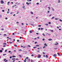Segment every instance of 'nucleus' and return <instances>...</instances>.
<instances>
[{"label": "nucleus", "mask_w": 62, "mask_h": 62, "mask_svg": "<svg viewBox=\"0 0 62 62\" xmlns=\"http://www.w3.org/2000/svg\"><path fill=\"white\" fill-rule=\"evenodd\" d=\"M21 46V47H23V46Z\"/></svg>", "instance_id": "62"}, {"label": "nucleus", "mask_w": 62, "mask_h": 62, "mask_svg": "<svg viewBox=\"0 0 62 62\" xmlns=\"http://www.w3.org/2000/svg\"><path fill=\"white\" fill-rule=\"evenodd\" d=\"M0 53H2V50H0Z\"/></svg>", "instance_id": "14"}, {"label": "nucleus", "mask_w": 62, "mask_h": 62, "mask_svg": "<svg viewBox=\"0 0 62 62\" xmlns=\"http://www.w3.org/2000/svg\"><path fill=\"white\" fill-rule=\"evenodd\" d=\"M37 43V42H35V44H36Z\"/></svg>", "instance_id": "47"}, {"label": "nucleus", "mask_w": 62, "mask_h": 62, "mask_svg": "<svg viewBox=\"0 0 62 62\" xmlns=\"http://www.w3.org/2000/svg\"><path fill=\"white\" fill-rule=\"evenodd\" d=\"M3 45H6V44H7V43H3Z\"/></svg>", "instance_id": "8"}, {"label": "nucleus", "mask_w": 62, "mask_h": 62, "mask_svg": "<svg viewBox=\"0 0 62 62\" xmlns=\"http://www.w3.org/2000/svg\"><path fill=\"white\" fill-rule=\"evenodd\" d=\"M0 17H2V15H0Z\"/></svg>", "instance_id": "46"}, {"label": "nucleus", "mask_w": 62, "mask_h": 62, "mask_svg": "<svg viewBox=\"0 0 62 62\" xmlns=\"http://www.w3.org/2000/svg\"><path fill=\"white\" fill-rule=\"evenodd\" d=\"M23 8H25V6H23L22 7Z\"/></svg>", "instance_id": "52"}, {"label": "nucleus", "mask_w": 62, "mask_h": 62, "mask_svg": "<svg viewBox=\"0 0 62 62\" xmlns=\"http://www.w3.org/2000/svg\"><path fill=\"white\" fill-rule=\"evenodd\" d=\"M1 30H4V29L2 28Z\"/></svg>", "instance_id": "29"}, {"label": "nucleus", "mask_w": 62, "mask_h": 62, "mask_svg": "<svg viewBox=\"0 0 62 62\" xmlns=\"http://www.w3.org/2000/svg\"><path fill=\"white\" fill-rule=\"evenodd\" d=\"M54 17L53 16V17H52V18L51 19H54Z\"/></svg>", "instance_id": "16"}, {"label": "nucleus", "mask_w": 62, "mask_h": 62, "mask_svg": "<svg viewBox=\"0 0 62 62\" xmlns=\"http://www.w3.org/2000/svg\"><path fill=\"white\" fill-rule=\"evenodd\" d=\"M5 52H7V49L6 50Z\"/></svg>", "instance_id": "35"}, {"label": "nucleus", "mask_w": 62, "mask_h": 62, "mask_svg": "<svg viewBox=\"0 0 62 62\" xmlns=\"http://www.w3.org/2000/svg\"><path fill=\"white\" fill-rule=\"evenodd\" d=\"M12 57L11 56H10V58H12Z\"/></svg>", "instance_id": "57"}, {"label": "nucleus", "mask_w": 62, "mask_h": 62, "mask_svg": "<svg viewBox=\"0 0 62 62\" xmlns=\"http://www.w3.org/2000/svg\"><path fill=\"white\" fill-rule=\"evenodd\" d=\"M15 61V60H13V62H14V61Z\"/></svg>", "instance_id": "64"}, {"label": "nucleus", "mask_w": 62, "mask_h": 62, "mask_svg": "<svg viewBox=\"0 0 62 62\" xmlns=\"http://www.w3.org/2000/svg\"><path fill=\"white\" fill-rule=\"evenodd\" d=\"M22 51L21 49H20V50H19V51Z\"/></svg>", "instance_id": "39"}, {"label": "nucleus", "mask_w": 62, "mask_h": 62, "mask_svg": "<svg viewBox=\"0 0 62 62\" xmlns=\"http://www.w3.org/2000/svg\"><path fill=\"white\" fill-rule=\"evenodd\" d=\"M55 20H58V18H55Z\"/></svg>", "instance_id": "13"}, {"label": "nucleus", "mask_w": 62, "mask_h": 62, "mask_svg": "<svg viewBox=\"0 0 62 62\" xmlns=\"http://www.w3.org/2000/svg\"><path fill=\"white\" fill-rule=\"evenodd\" d=\"M48 23H49V24H51V22H49Z\"/></svg>", "instance_id": "43"}, {"label": "nucleus", "mask_w": 62, "mask_h": 62, "mask_svg": "<svg viewBox=\"0 0 62 62\" xmlns=\"http://www.w3.org/2000/svg\"><path fill=\"white\" fill-rule=\"evenodd\" d=\"M9 3H10V2L9 1V2H8V5H9Z\"/></svg>", "instance_id": "20"}, {"label": "nucleus", "mask_w": 62, "mask_h": 62, "mask_svg": "<svg viewBox=\"0 0 62 62\" xmlns=\"http://www.w3.org/2000/svg\"><path fill=\"white\" fill-rule=\"evenodd\" d=\"M9 43H10V44H12V42H9Z\"/></svg>", "instance_id": "12"}, {"label": "nucleus", "mask_w": 62, "mask_h": 62, "mask_svg": "<svg viewBox=\"0 0 62 62\" xmlns=\"http://www.w3.org/2000/svg\"><path fill=\"white\" fill-rule=\"evenodd\" d=\"M40 57H41V55L39 54L38 55V58H40Z\"/></svg>", "instance_id": "2"}, {"label": "nucleus", "mask_w": 62, "mask_h": 62, "mask_svg": "<svg viewBox=\"0 0 62 62\" xmlns=\"http://www.w3.org/2000/svg\"><path fill=\"white\" fill-rule=\"evenodd\" d=\"M7 35V34H4V36H6Z\"/></svg>", "instance_id": "38"}, {"label": "nucleus", "mask_w": 62, "mask_h": 62, "mask_svg": "<svg viewBox=\"0 0 62 62\" xmlns=\"http://www.w3.org/2000/svg\"><path fill=\"white\" fill-rule=\"evenodd\" d=\"M43 54H45V53L43 52Z\"/></svg>", "instance_id": "23"}, {"label": "nucleus", "mask_w": 62, "mask_h": 62, "mask_svg": "<svg viewBox=\"0 0 62 62\" xmlns=\"http://www.w3.org/2000/svg\"><path fill=\"white\" fill-rule=\"evenodd\" d=\"M16 23H19V22H17Z\"/></svg>", "instance_id": "61"}, {"label": "nucleus", "mask_w": 62, "mask_h": 62, "mask_svg": "<svg viewBox=\"0 0 62 62\" xmlns=\"http://www.w3.org/2000/svg\"><path fill=\"white\" fill-rule=\"evenodd\" d=\"M52 10L53 11H54V9H52Z\"/></svg>", "instance_id": "48"}, {"label": "nucleus", "mask_w": 62, "mask_h": 62, "mask_svg": "<svg viewBox=\"0 0 62 62\" xmlns=\"http://www.w3.org/2000/svg\"><path fill=\"white\" fill-rule=\"evenodd\" d=\"M46 56L47 58H48V55H46Z\"/></svg>", "instance_id": "36"}, {"label": "nucleus", "mask_w": 62, "mask_h": 62, "mask_svg": "<svg viewBox=\"0 0 62 62\" xmlns=\"http://www.w3.org/2000/svg\"><path fill=\"white\" fill-rule=\"evenodd\" d=\"M28 58H28V57H26V59H28Z\"/></svg>", "instance_id": "24"}, {"label": "nucleus", "mask_w": 62, "mask_h": 62, "mask_svg": "<svg viewBox=\"0 0 62 62\" xmlns=\"http://www.w3.org/2000/svg\"><path fill=\"white\" fill-rule=\"evenodd\" d=\"M8 53H10L11 52V51H8Z\"/></svg>", "instance_id": "51"}, {"label": "nucleus", "mask_w": 62, "mask_h": 62, "mask_svg": "<svg viewBox=\"0 0 62 62\" xmlns=\"http://www.w3.org/2000/svg\"><path fill=\"white\" fill-rule=\"evenodd\" d=\"M31 25H32L33 26H34V24H31Z\"/></svg>", "instance_id": "54"}, {"label": "nucleus", "mask_w": 62, "mask_h": 62, "mask_svg": "<svg viewBox=\"0 0 62 62\" xmlns=\"http://www.w3.org/2000/svg\"><path fill=\"white\" fill-rule=\"evenodd\" d=\"M37 39V38H34V39L35 40V39Z\"/></svg>", "instance_id": "63"}, {"label": "nucleus", "mask_w": 62, "mask_h": 62, "mask_svg": "<svg viewBox=\"0 0 62 62\" xmlns=\"http://www.w3.org/2000/svg\"><path fill=\"white\" fill-rule=\"evenodd\" d=\"M45 25H48V24H45Z\"/></svg>", "instance_id": "32"}, {"label": "nucleus", "mask_w": 62, "mask_h": 62, "mask_svg": "<svg viewBox=\"0 0 62 62\" xmlns=\"http://www.w3.org/2000/svg\"><path fill=\"white\" fill-rule=\"evenodd\" d=\"M43 28H41V30H43Z\"/></svg>", "instance_id": "45"}, {"label": "nucleus", "mask_w": 62, "mask_h": 62, "mask_svg": "<svg viewBox=\"0 0 62 62\" xmlns=\"http://www.w3.org/2000/svg\"><path fill=\"white\" fill-rule=\"evenodd\" d=\"M44 45H45V46H47V45L46 43H45Z\"/></svg>", "instance_id": "6"}, {"label": "nucleus", "mask_w": 62, "mask_h": 62, "mask_svg": "<svg viewBox=\"0 0 62 62\" xmlns=\"http://www.w3.org/2000/svg\"><path fill=\"white\" fill-rule=\"evenodd\" d=\"M12 60H15V58H12Z\"/></svg>", "instance_id": "17"}, {"label": "nucleus", "mask_w": 62, "mask_h": 62, "mask_svg": "<svg viewBox=\"0 0 62 62\" xmlns=\"http://www.w3.org/2000/svg\"><path fill=\"white\" fill-rule=\"evenodd\" d=\"M15 34L14 33H13V34L12 35H14Z\"/></svg>", "instance_id": "55"}, {"label": "nucleus", "mask_w": 62, "mask_h": 62, "mask_svg": "<svg viewBox=\"0 0 62 62\" xmlns=\"http://www.w3.org/2000/svg\"><path fill=\"white\" fill-rule=\"evenodd\" d=\"M45 47H46V46H44L43 47V48H45Z\"/></svg>", "instance_id": "37"}, {"label": "nucleus", "mask_w": 62, "mask_h": 62, "mask_svg": "<svg viewBox=\"0 0 62 62\" xmlns=\"http://www.w3.org/2000/svg\"><path fill=\"white\" fill-rule=\"evenodd\" d=\"M51 31L52 32H53L54 31L53 30H51Z\"/></svg>", "instance_id": "18"}, {"label": "nucleus", "mask_w": 62, "mask_h": 62, "mask_svg": "<svg viewBox=\"0 0 62 62\" xmlns=\"http://www.w3.org/2000/svg\"><path fill=\"white\" fill-rule=\"evenodd\" d=\"M17 42H19V40H17Z\"/></svg>", "instance_id": "41"}, {"label": "nucleus", "mask_w": 62, "mask_h": 62, "mask_svg": "<svg viewBox=\"0 0 62 62\" xmlns=\"http://www.w3.org/2000/svg\"><path fill=\"white\" fill-rule=\"evenodd\" d=\"M12 57H13V58L14 57H16V56H14V55H13L12 56Z\"/></svg>", "instance_id": "9"}, {"label": "nucleus", "mask_w": 62, "mask_h": 62, "mask_svg": "<svg viewBox=\"0 0 62 62\" xmlns=\"http://www.w3.org/2000/svg\"><path fill=\"white\" fill-rule=\"evenodd\" d=\"M1 4H4V1H3V0H1Z\"/></svg>", "instance_id": "1"}, {"label": "nucleus", "mask_w": 62, "mask_h": 62, "mask_svg": "<svg viewBox=\"0 0 62 62\" xmlns=\"http://www.w3.org/2000/svg\"><path fill=\"white\" fill-rule=\"evenodd\" d=\"M19 56H20V57H22V55H19Z\"/></svg>", "instance_id": "11"}, {"label": "nucleus", "mask_w": 62, "mask_h": 62, "mask_svg": "<svg viewBox=\"0 0 62 62\" xmlns=\"http://www.w3.org/2000/svg\"><path fill=\"white\" fill-rule=\"evenodd\" d=\"M56 54H55L53 56L54 57H56Z\"/></svg>", "instance_id": "4"}, {"label": "nucleus", "mask_w": 62, "mask_h": 62, "mask_svg": "<svg viewBox=\"0 0 62 62\" xmlns=\"http://www.w3.org/2000/svg\"><path fill=\"white\" fill-rule=\"evenodd\" d=\"M28 47H31V46H30L29 45L28 46Z\"/></svg>", "instance_id": "21"}, {"label": "nucleus", "mask_w": 62, "mask_h": 62, "mask_svg": "<svg viewBox=\"0 0 62 62\" xmlns=\"http://www.w3.org/2000/svg\"><path fill=\"white\" fill-rule=\"evenodd\" d=\"M58 55H59V56H60V54H59V53H58Z\"/></svg>", "instance_id": "33"}, {"label": "nucleus", "mask_w": 62, "mask_h": 62, "mask_svg": "<svg viewBox=\"0 0 62 62\" xmlns=\"http://www.w3.org/2000/svg\"><path fill=\"white\" fill-rule=\"evenodd\" d=\"M37 48V47H33V48Z\"/></svg>", "instance_id": "58"}, {"label": "nucleus", "mask_w": 62, "mask_h": 62, "mask_svg": "<svg viewBox=\"0 0 62 62\" xmlns=\"http://www.w3.org/2000/svg\"><path fill=\"white\" fill-rule=\"evenodd\" d=\"M30 33H32L33 32V31L32 30H30L29 31Z\"/></svg>", "instance_id": "3"}, {"label": "nucleus", "mask_w": 62, "mask_h": 62, "mask_svg": "<svg viewBox=\"0 0 62 62\" xmlns=\"http://www.w3.org/2000/svg\"><path fill=\"white\" fill-rule=\"evenodd\" d=\"M2 12H5V11H4V10H2Z\"/></svg>", "instance_id": "19"}, {"label": "nucleus", "mask_w": 62, "mask_h": 62, "mask_svg": "<svg viewBox=\"0 0 62 62\" xmlns=\"http://www.w3.org/2000/svg\"><path fill=\"white\" fill-rule=\"evenodd\" d=\"M16 47H17V46L16 45H14Z\"/></svg>", "instance_id": "25"}, {"label": "nucleus", "mask_w": 62, "mask_h": 62, "mask_svg": "<svg viewBox=\"0 0 62 62\" xmlns=\"http://www.w3.org/2000/svg\"><path fill=\"white\" fill-rule=\"evenodd\" d=\"M45 40V39H43V40L44 41Z\"/></svg>", "instance_id": "50"}, {"label": "nucleus", "mask_w": 62, "mask_h": 62, "mask_svg": "<svg viewBox=\"0 0 62 62\" xmlns=\"http://www.w3.org/2000/svg\"><path fill=\"white\" fill-rule=\"evenodd\" d=\"M33 55H33V54L31 55V56H33Z\"/></svg>", "instance_id": "59"}, {"label": "nucleus", "mask_w": 62, "mask_h": 62, "mask_svg": "<svg viewBox=\"0 0 62 62\" xmlns=\"http://www.w3.org/2000/svg\"><path fill=\"white\" fill-rule=\"evenodd\" d=\"M22 38V37H20V39H21Z\"/></svg>", "instance_id": "49"}, {"label": "nucleus", "mask_w": 62, "mask_h": 62, "mask_svg": "<svg viewBox=\"0 0 62 62\" xmlns=\"http://www.w3.org/2000/svg\"><path fill=\"white\" fill-rule=\"evenodd\" d=\"M31 14H33V12H31Z\"/></svg>", "instance_id": "42"}, {"label": "nucleus", "mask_w": 62, "mask_h": 62, "mask_svg": "<svg viewBox=\"0 0 62 62\" xmlns=\"http://www.w3.org/2000/svg\"><path fill=\"white\" fill-rule=\"evenodd\" d=\"M26 4L28 5H29V3H28V2H26Z\"/></svg>", "instance_id": "7"}, {"label": "nucleus", "mask_w": 62, "mask_h": 62, "mask_svg": "<svg viewBox=\"0 0 62 62\" xmlns=\"http://www.w3.org/2000/svg\"><path fill=\"white\" fill-rule=\"evenodd\" d=\"M48 40L49 41H51V40H52V39H48Z\"/></svg>", "instance_id": "5"}, {"label": "nucleus", "mask_w": 62, "mask_h": 62, "mask_svg": "<svg viewBox=\"0 0 62 62\" xmlns=\"http://www.w3.org/2000/svg\"><path fill=\"white\" fill-rule=\"evenodd\" d=\"M48 8H49V10H50V7H48Z\"/></svg>", "instance_id": "31"}, {"label": "nucleus", "mask_w": 62, "mask_h": 62, "mask_svg": "<svg viewBox=\"0 0 62 62\" xmlns=\"http://www.w3.org/2000/svg\"><path fill=\"white\" fill-rule=\"evenodd\" d=\"M16 6V4H15L14 5V7H15Z\"/></svg>", "instance_id": "53"}, {"label": "nucleus", "mask_w": 62, "mask_h": 62, "mask_svg": "<svg viewBox=\"0 0 62 62\" xmlns=\"http://www.w3.org/2000/svg\"><path fill=\"white\" fill-rule=\"evenodd\" d=\"M37 5H39V3H37Z\"/></svg>", "instance_id": "30"}, {"label": "nucleus", "mask_w": 62, "mask_h": 62, "mask_svg": "<svg viewBox=\"0 0 62 62\" xmlns=\"http://www.w3.org/2000/svg\"><path fill=\"white\" fill-rule=\"evenodd\" d=\"M42 35H43L44 36H45V34H44L43 33Z\"/></svg>", "instance_id": "15"}, {"label": "nucleus", "mask_w": 62, "mask_h": 62, "mask_svg": "<svg viewBox=\"0 0 62 62\" xmlns=\"http://www.w3.org/2000/svg\"><path fill=\"white\" fill-rule=\"evenodd\" d=\"M37 52H39V51L38 50L37 51Z\"/></svg>", "instance_id": "56"}, {"label": "nucleus", "mask_w": 62, "mask_h": 62, "mask_svg": "<svg viewBox=\"0 0 62 62\" xmlns=\"http://www.w3.org/2000/svg\"><path fill=\"white\" fill-rule=\"evenodd\" d=\"M59 1H58V3H60V0H58Z\"/></svg>", "instance_id": "22"}, {"label": "nucleus", "mask_w": 62, "mask_h": 62, "mask_svg": "<svg viewBox=\"0 0 62 62\" xmlns=\"http://www.w3.org/2000/svg\"><path fill=\"white\" fill-rule=\"evenodd\" d=\"M9 39L10 40V39H11V38H9Z\"/></svg>", "instance_id": "60"}, {"label": "nucleus", "mask_w": 62, "mask_h": 62, "mask_svg": "<svg viewBox=\"0 0 62 62\" xmlns=\"http://www.w3.org/2000/svg\"><path fill=\"white\" fill-rule=\"evenodd\" d=\"M24 62H25L26 61V60H24L23 61Z\"/></svg>", "instance_id": "27"}, {"label": "nucleus", "mask_w": 62, "mask_h": 62, "mask_svg": "<svg viewBox=\"0 0 62 62\" xmlns=\"http://www.w3.org/2000/svg\"><path fill=\"white\" fill-rule=\"evenodd\" d=\"M43 56H44V57H45V55H43Z\"/></svg>", "instance_id": "40"}, {"label": "nucleus", "mask_w": 62, "mask_h": 62, "mask_svg": "<svg viewBox=\"0 0 62 62\" xmlns=\"http://www.w3.org/2000/svg\"><path fill=\"white\" fill-rule=\"evenodd\" d=\"M59 21H60L61 22H62V20L61 19H60Z\"/></svg>", "instance_id": "28"}, {"label": "nucleus", "mask_w": 62, "mask_h": 62, "mask_svg": "<svg viewBox=\"0 0 62 62\" xmlns=\"http://www.w3.org/2000/svg\"><path fill=\"white\" fill-rule=\"evenodd\" d=\"M40 45V44L39 45H36V47H39V46Z\"/></svg>", "instance_id": "10"}, {"label": "nucleus", "mask_w": 62, "mask_h": 62, "mask_svg": "<svg viewBox=\"0 0 62 62\" xmlns=\"http://www.w3.org/2000/svg\"><path fill=\"white\" fill-rule=\"evenodd\" d=\"M28 60H29V62H30V59H29Z\"/></svg>", "instance_id": "44"}, {"label": "nucleus", "mask_w": 62, "mask_h": 62, "mask_svg": "<svg viewBox=\"0 0 62 62\" xmlns=\"http://www.w3.org/2000/svg\"><path fill=\"white\" fill-rule=\"evenodd\" d=\"M6 20H7V19H8V18H7V17H6L5 18Z\"/></svg>", "instance_id": "34"}, {"label": "nucleus", "mask_w": 62, "mask_h": 62, "mask_svg": "<svg viewBox=\"0 0 62 62\" xmlns=\"http://www.w3.org/2000/svg\"><path fill=\"white\" fill-rule=\"evenodd\" d=\"M38 26H39V27H41V25H38Z\"/></svg>", "instance_id": "26"}]
</instances>
